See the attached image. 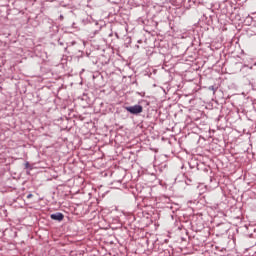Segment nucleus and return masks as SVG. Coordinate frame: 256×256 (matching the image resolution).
<instances>
[{
    "label": "nucleus",
    "mask_w": 256,
    "mask_h": 256,
    "mask_svg": "<svg viewBox=\"0 0 256 256\" xmlns=\"http://www.w3.org/2000/svg\"><path fill=\"white\" fill-rule=\"evenodd\" d=\"M50 217L53 219V221H63V219H65V215H63L61 212L51 214Z\"/></svg>",
    "instance_id": "f03ea898"
},
{
    "label": "nucleus",
    "mask_w": 256,
    "mask_h": 256,
    "mask_svg": "<svg viewBox=\"0 0 256 256\" xmlns=\"http://www.w3.org/2000/svg\"><path fill=\"white\" fill-rule=\"evenodd\" d=\"M125 109L128 111V113H131V115H139L140 113H143V106L139 104L134 106H126Z\"/></svg>",
    "instance_id": "f257e3e1"
},
{
    "label": "nucleus",
    "mask_w": 256,
    "mask_h": 256,
    "mask_svg": "<svg viewBox=\"0 0 256 256\" xmlns=\"http://www.w3.org/2000/svg\"><path fill=\"white\" fill-rule=\"evenodd\" d=\"M208 89H209V91H213L214 94L217 91V87H215V86H209Z\"/></svg>",
    "instance_id": "7ed1b4c3"
},
{
    "label": "nucleus",
    "mask_w": 256,
    "mask_h": 256,
    "mask_svg": "<svg viewBox=\"0 0 256 256\" xmlns=\"http://www.w3.org/2000/svg\"><path fill=\"white\" fill-rule=\"evenodd\" d=\"M25 167H26V169L29 167V162L25 163Z\"/></svg>",
    "instance_id": "39448f33"
},
{
    "label": "nucleus",
    "mask_w": 256,
    "mask_h": 256,
    "mask_svg": "<svg viewBox=\"0 0 256 256\" xmlns=\"http://www.w3.org/2000/svg\"><path fill=\"white\" fill-rule=\"evenodd\" d=\"M31 197H33V194H28L27 195V199H31Z\"/></svg>",
    "instance_id": "20e7f679"
}]
</instances>
